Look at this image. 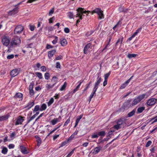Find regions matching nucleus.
Here are the masks:
<instances>
[{"label": "nucleus", "instance_id": "nucleus-14", "mask_svg": "<svg viewBox=\"0 0 157 157\" xmlns=\"http://www.w3.org/2000/svg\"><path fill=\"white\" fill-rule=\"evenodd\" d=\"M101 78L99 76H98L97 78V80L95 83L94 86V87L97 88H98V85L101 82Z\"/></svg>", "mask_w": 157, "mask_h": 157}, {"label": "nucleus", "instance_id": "nucleus-40", "mask_svg": "<svg viewBox=\"0 0 157 157\" xmlns=\"http://www.w3.org/2000/svg\"><path fill=\"white\" fill-rule=\"evenodd\" d=\"M137 56V55L136 54H128L127 57L129 59H131L133 57H135Z\"/></svg>", "mask_w": 157, "mask_h": 157}, {"label": "nucleus", "instance_id": "nucleus-8", "mask_svg": "<svg viewBox=\"0 0 157 157\" xmlns=\"http://www.w3.org/2000/svg\"><path fill=\"white\" fill-rule=\"evenodd\" d=\"M102 148V147L99 146L95 147L91 151V152L93 154L96 155L99 152Z\"/></svg>", "mask_w": 157, "mask_h": 157}, {"label": "nucleus", "instance_id": "nucleus-15", "mask_svg": "<svg viewBox=\"0 0 157 157\" xmlns=\"http://www.w3.org/2000/svg\"><path fill=\"white\" fill-rule=\"evenodd\" d=\"M60 43L62 46H66L67 44V42L66 39L64 38L60 39Z\"/></svg>", "mask_w": 157, "mask_h": 157}, {"label": "nucleus", "instance_id": "nucleus-31", "mask_svg": "<svg viewBox=\"0 0 157 157\" xmlns=\"http://www.w3.org/2000/svg\"><path fill=\"white\" fill-rule=\"evenodd\" d=\"M142 30V28H140L138 29L136 32L133 34L135 36L137 35L138 34L141 32Z\"/></svg>", "mask_w": 157, "mask_h": 157}, {"label": "nucleus", "instance_id": "nucleus-24", "mask_svg": "<svg viewBox=\"0 0 157 157\" xmlns=\"http://www.w3.org/2000/svg\"><path fill=\"white\" fill-rule=\"evenodd\" d=\"M8 118L9 116L8 115L0 117V121L6 120Z\"/></svg>", "mask_w": 157, "mask_h": 157}, {"label": "nucleus", "instance_id": "nucleus-59", "mask_svg": "<svg viewBox=\"0 0 157 157\" xmlns=\"http://www.w3.org/2000/svg\"><path fill=\"white\" fill-rule=\"evenodd\" d=\"M14 147L15 145L13 144H10L8 146V147L10 149L13 148Z\"/></svg>", "mask_w": 157, "mask_h": 157}, {"label": "nucleus", "instance_id": "nucleus-39", "mask_svg": "<svg viewBox=\"0 0 157 157\" xmlns=\"http://www.w3.org/2000/svg\"><path fill=\"white\" fill-rule=\"evenodd\" d=\"M135 111L134 110H133L132 111L129 112L128 115V117H131L133 116L135 113Z\"/></svg>", "mask_w": 157, "mask_h": 157}, {"label": "nucleus", "instance_id": "nucleus-25", "mask_svg": "<svg viewBox=\"0 0 157 157\" xmlns=\"http://www.w3.org/2000/svg\"><path fill=\"white\" fill-rule=\"evenodd\" d=\"M58 78L56 76H53L52 78L51 81L54 82L53 84L55 85L58 82Z\"/></svg>", "mask_w": 157, "mask_h": 157}, {"label": "nucleus", "instance_id": "nucleus-37", "mask_svg": "<svg viewBox=\"0 0 157 157\" xmlns=\"http://www.w3.org/2000/svg\"><path fill=\"white\" fill-rule=\"evenodd\" d=\"M111 73V71H109V72L104 75V79L107 80Z\"/></svg>", "mask_w": 157, "mask_h": 157}, {"label": "nucleus", "instance_id": "nucleus-12", "mask_svg": "<svg viewBox=\"0 0 157 157\" xmlns=\"http://www.w3.org/2000/svg\"><path fill=\"white\" fill-rule=\"evenodd\" d=\"M24 117L19 116L16 120L15 123L16 125H18L21 124V123L24 121Z\"/></svg>", "mask_w": 157, "mask_h": 157}, {"label": "nucleus", "instance_id": "nucleus-54", "mask_svg": "<svg viewBox=\"0 0 157 157\" xmlns=\"http://www.w3.org/2000/svg\"><path fill=\"white\" fill-rule=\"evenodd\" d=\"M151 121H153L152 123H155L157 122V116L155 117L152 118L151 119Z\"/></svg>", "mask_w": 157, "mask_h": 157}, {"label": "nucleus", "instance_id": "nucleus-47", "mask_svg": "<svg viewBox=\"0 0 157 157\" xmlns=\"http://www.w3.org/2000/svg\"><path fill=\"white\" fill-rule=\"evenodd\" d=\"M113 127L116 130H117L121 128V126H120L117 123L116 125H114Z\"/></svg>", "mask_w": 157, "mask_h": 157}, {"label": "nucleus", "instance_id": "nucleus-57", "mask_svg": "<svg viewBox=\"0 0 157 157\" xmlns=\"http://www.w3.org/2000/svg\"><path fill=\"white\" fill-rule=\"evenodd\" d=\"M14 57V56L13 54H11L8 56L7 57V58L8 59H13Z\"/></svg>", "mask_w": 157, "mask_h": 157}, {"label": "nucleus", "instance_id": "nucleus-56", "mask_svg": "<svg viewBox=\"0 0 157 157\" xmlns=\"http://www.w3.org/2000/svg\"><path fill=\"white\" fill-rule=\"evenodd\" d=\"M152 142L151 140H149L146 144L145 147H149L151 144Z\"/></svg>", "mask_w": 157, "mask_h": 157}, {"label": "nucleus", "instance_id": "nucleus-19", "mask_svg": "<svg viewBox=\"0 0 157 157\" xmlns=\"http://www.w3.org/2000/svg\"><path fill=\"white\" fill-rule=\"evenodd\" d=\"M21 152L24 154H26L28 153L25 147L21 146L20 147Z\"/></svg>", "mask_w": 157, "mask_h": 157}, {"label": "nucleus", "instance_id": "nucleus-45", "mask_svg": "<svg viewBox=\"0 0 157 157\" xmlns=\"http://www.w3.org/2000/svg\"><path fill=\"white\" fill-rule=\"evenodd\" d=\"M55 39L53 40L52 41V43L54 44H56L58 42V37L57 36H55L54 37Z\"/></svg>", "mask_w": 157, "mask_h": 157}, {"label": "nucleus", "instance_id": "nucleus-1", "mask_svg": "<svg viewBox=\"0 0 157 157\" xmlns=\"http://www.w3.org/2000/svg\"><path fill=\"white\" fill-rule=\"evenodd\" d=\"M77 13L76 15V17H78V19L77 21V23L80 21V20L82 19V17L84 16L83 13H89L90 11L84 10V8H78L76 10Z\"/></svg>", "mask_w": 157, "mask_h": 157}, {"label": "nucleus", "instance_id": "nucleus-61", "mask_svg": "<svg viewBox=\"0 0 157 157\" xmlns=\"http://www.w3.org/2000/svg\"><path fill=\"white\" fill-rule=\"evenodd\" d=\"M97 89L98 88L94 87L93 92L91 94H93V95H94V96H95L96 95V92L97 91Z\"/></svg>", "mask_w": 157, "mask_h": 157}, {"label": "nucleus", "instance_id": "nucleus-9", "mask_svg": "<svg viewBox=\"0 0 157 157\" xmlns=\"http://www.w3.org/2000/svg\"><path fill=\"white\" fill-rule=\"evenodd\" d=\"M117 123L121 128L124 127L126 124V120L125 119H121L117 121Z\"/></svg>", "mask_w": 157, "mask_h": 157}, {"label": "nucleus", "instance_id": "nucleus-53", "mask_svg": "<svg viewBox=\"0 0 157 157\" xmlns=\"http://www.w3.org/2000/svg\"><path fill=\"white\" fill-rule=\"evenodd\" d=\"M29 90V93L30 96H33L34 94V91L33 90Z\"/></svg>", "mask_w": 157, "mask_h": 157}, {"label": "nucleus", "instance_id": "nucleus-44", "mask_svg": "<svg viewBox=\"0 0 157 157\" xmlns=\"http://www.w3.org/2000/svg\"><path fill=\"white\" fill-rule=\"evenodd\" d=\"M116 130L114 129V128L113 127L110 128V131L108 133L109 135H111L113 133L115 132Z\"/></svg>", "mask_w": 157, "mask_h": 157}, {"label": "nucleus", "instance_id": "nucleus-7", "mask_svg": "<svg viewBox=\"0 0 157 157\" xmlns=\"http://www.w3.org/2000/svg\"><path fill=\"white\" fill-rule=\"evenodd\" d=\"M92 47L91 43H89L87 44L85 47L84 49V53L85 54H87L89 52V50Z\"/></svg>", "mask_w": 157, "mask_h": 157}, {"label": "nucleus", "instance_id": "nucleus-35", "mask_svg": "<svg viewBox=\"0 0 157 157\" xmlns=\"http://www.w3.org/2000/svg\"><path fill=\"white\" fill-rule=\"evenodd\" d=\"M99 136L98 134V132L94 133V134L91 135L92 138H98Z\"/></svg>", "mask_w": 157, "mask_h": 157}, {"label": "nucleus", "instance_id": "nucleus-58", "mask_svg": "<svg viewBox=\"0 0 157 157\" xmlns=\"http://www.w3.org/2000/svg\"><path fill=\"white\" fill-rule=\"evenodd\" d=\"M36 116L34 114L33 116L31 117L29 119V120L28 121V123H29L30 121H31L32 120H33L36 117Z\"/></svg>", "mask_w": 157, "mask_h": 157}, {"label": "nucleus", "instance_id": "nucleus-60", "mask_svg": "<svg viewBox=\"0 0 157 157\" xmlns=\"http://www.w3.org/2000/svg\"><path fill=\"white\" fill-rule=\"evenodd\" d=\"M33 86L34 83L33 82L31 83L29 86V90H33Z\"/></svg>", "mask_w": 157, "mask_h": 157}, {"label": "nucleus", "instance_id": "nucleus-52", "mask_svg": "<svg viewBox=\"0 0 157 157\" xmlns=\"http://www.w3.org/2000/svg\"><path fill=\"white\" fill-rule=\"evenodd\" d=\"M111 39L112 37L111 36H109L108 43L107 44L105 47L104 49H105L109 45V46L110 45V43L111 41Z\"/></svg>", "mask_w": 157, "mask_h": 157}, {"label": "nucleus", "instance_id": "nucleus-49", "mask_svg": "<svg viewBox=\"0 0 157 157\" xmlns=\"http://www.w3.org/2000/svg\"><path fill=\"white\" fill-rule=\"evenodd\" d=\"M55 17H52L50 18L48 20V23L49 24H51L53 22V21L55 20Z\"/></svg>", "mask_w": 157, "mask_h": 157}, {"label": "nucleus", "instance_id": "nucleus-20", "mask_svg": "<svg viewBox=\"0 0 157 157\" xmlns=\"http://www.w3.org/2000/svg\"><path fill=\"white\" fill-rule=\"evenodd\" d=\"M83 80H82L78 82H79L78 85L76 87V88L73 90V93H75V92L78 91L80 88V86L81 84L83 82Z\"/></svg>", "mask_w": 157, "mask_h": 157}, {"label": "nucleus", "instance_id": "nucleus-27", "mask_svg": "<svg viewBox=\"0 0 157 157\" xmlns=\"http://www.w3.org/2000/svg\"><path fill=\"white\" fill-rule=\"evenodd\" d=\"M35 75L39 79L43 78V76L41 73L39 72H36L35 73Z\"/></svg>", "mask_w": 157, "mask_h": 157}, {"label": "nucleus", "instance_id": "nucleus-16", "mask_svg": "<svg viewBox=\"0 0 157 157\" xmlns=\"http://www.w3.org/2000/svg\"><path fill=\"white\" fill-rule=\"evenodd\" d=\"M34 105V101H30L28 104L25 106V108H26L27 109H29L32 108Z\"/></svg>", "mask_w": 157, "mask_h": 157}, {"label": "nucleus", "instance_id": "nucleus-46", "mask_svg": "<svg viewBox=\"0 0 157 157\" xmlns=\"http://www.w3.org/2000/svg\"><path fill=\"white\" fill-rule=\"evenodd\" d=\"M44 78L46 80H48L49 78V73L46 72L44 74Z\"/></svg>", "mask_w": 157, "mask_h": 157}, {"label": "nucleus", "instance_id": "nucleus-28", "mask_svg": "<svg viewBox=\"0 0 157 157\" xmlns=\"http://www.w3.org/2000/svg\"><path fill=\"white\" fill-rule=\"evenodd\" d=\"M139 102H140L136 98H135L133 100L132 102V106H133L136 105L137 103H138Z\"/></svg>", "mask_w": 157, "mask_h": 157}, {"label": "nucleus", "instance_id": "nucleus-6", "mask_svg": "<svg viewBox=\"0 0 157 157\" xmlns=\"http://www.w3.org/2000/svg\"><path fill=\"white\" fill-rule=\"evenodd\" d=\"M20 71V68L15 69L12 70L10 73L11 76L14 77L17 76L19 73Z\"/></svg>", "mask_w": 157, "mask_h": 157}, {"label": "nucleus", "instance_id": "nucleus-62", "mask_svg": "<svg viewBox=\"0 0 157 157\" xmlns=\"http://www.w3.org/2000/svg\"><path fill=\"white\" fill-rule=\"evenodd\" d=\"M40 69L42 71L45 72L46 71V68L45 66H43L40 67Z\"/></svg>", "mask_w": 157, "mask_h": 157}, {"label": "nucleus", "instance_id": "nucleus-2", "mask_svg": "<svg viewBox=\"0 0 157 157\" xmlns=\"http://www.w3.org/2000/svg\"><path fill=\"white\" fill-rule=\"evenodd\" d=\"M20 38L17 36H14L10 43V47H14L19 45L21 43Z\"/></svg>", "mask_w": 157, "mask_h": 157}, {"label": "nucleus", "instance_id": "nucleus-13", "mask_svg": "<svg viewBox=\"0 0 157 157\" xmlns=\"http://www.w3.org/2000/svg\"><path fill=\"white\" fill-rule=\"evenodd\" d=\"M18 8L16 7L13 10L10 11L8 14L10 15H14L16 14L18 12Z\"/></svg>", "mask_w": 157, "mask_h": 157}, {"label": "nucleus", "instance_id": "nucleus-42", "mask_svg": "<svg viewBox=\"0 0 157 157\" xmlns=\"http://www.w3.org/2000/svg\"><path fill=\"white\" fill-rule=\"evenodd\" d=\"M99 136H104L105 135V132L104 131H101L99 132H98Z\"/></svg>", "mask_w": 157, "mask_h": 157}, {"label": "nucleus", "instance_id": "nucleus-55", "mask_svg": "<svg viewBox=\"0 0 157 157\" xmlns=\"http://www.w3.org/2000/svg\"><path fill=\"white\" fill-rule=\"evenodd\" d=\"M123 37L121 39L120 38H119L116 43V45H117V44L120 41L121 42V44H122V42L123 41Z\"/></svg>", "mask_w": 157, "mask_h": 157}, {"label": "nucleus", "instance_id": "nucleus-38", "mask_svg": "<svg viewBox=\"0 0 157 157\" xmlns=\"http://www.w3.org/2000/svg\"><path fill=\"white\" fill-rule=\"evenodd\" d=\"M54 8H52L49 11L48 15L49 16H51L54 13Z\"/></svg>", "mask_w": 157, "mask_h": 157}, {"label": "nucleus", "instance_id": "nucleus-10", "mask_svg": "<svg viewBox=\"0 0 157 157\" xmlns=\"http://www.w3.org/2000/svg\"><path fill=\"white\" fill-rule=\"evenodd\" d=\"M61 120V117L59 116L58 118H54L53 120H51L50 123L52 125H55L58 122H60Z\"/></svg>", "mask_w": 157, "mask_h": 157}, {"label": "nucleus", "instance_id": "nucleus-64", "mask_svg": "<svg viewBox=\"0 0 157 157\" xmlns=\"http://www.w3.org/2000/svg\"><path fill=\"white\" fill-rule=\"evenodd\" d=\"M82 115H81L78 117L77 118V119H76V121H77L79 122V121L82 118Z\"/></svg>", "mask_w": 157, "mask_h": 157}, {"label": "nucleus", "instance_id": "nucleus-18", "mask_svg": "<svg viewBox=\"0 0 157 157\" xmlns=\"http://www.w3.org/2000/svg\"><path fill=\"white\" fill-rule=\"evenodd\" d=\"M56 52V49L52 50L51 51H49L48 52V56L49 58H50L52 57L55 53Z\"/></svg>", "mask_w": 157, "mask_h": 157}, {"label": "nucleus", "instance_id": "nucleus-5", "mask_svg": "<svg viewBox=\"0 0 157 157\" xmlns=\"http://www.w3.org/2000/svg\"><path fill=\"white\" fill-rule=\"evenodd\" d=\"M24 29L23 26L21 25H18L15 28L14 32L15 34H19L21 33Z\"/></svg>", "mask_w": 157, "mask_h": 157}, {"label": "nucleus", "instance_id": "nucleus-33", "mask_svg": "<svg viewBox=\"0 0 157 157\" xmlns=\"http://www.w3.org/2000/svg\"><path fill=\"white\" fill-rule=\"evenodd\" d=\"M54 102V99L53 98H52L49 101L47 102L48 106L51 105Z\"/></svg>", "mask_w": 157, "mask_h": 157}, {"label": "nucleus", "instance_id": "nucleus-43", "mask_svg": "<svg viewBox=\"0 0 157 157\" xmlns=\"http://www.w3.org/2000/svg\"><path fill=\"white\" fill-rule=\"evenodd\" d=\"M67 16L70 19H72L73 18L74 15L72 13L70 12L67 13Z\"/></svg>", "mask_w": 157, "mask_h": 157}, {"label": "nucleus", "instance_id": "nucleus-30", "mask_svg": "<svg viewBox=\"0 0 157 157\" xmlns=\"http://www.w3.org/2000/svg\"><path fill=\"white\" fill-rule=\"evenodd\" d=\"M145 109V108L144 106L139 107L137 109V112L138 113H141Z\"/></svg>", "mask_w": 157, "mask_h": 157}, {"label": "nucleus", "instance_id": "nucleus-23", "mask_svg": "<svg viewBox=\"0 0 157 157\" xmlns=\"http://www.w3.org/2000/svg\"><path fill=\"white\" fill-rule=\"evenodd\" d=\"M129 80H127L124 83L122 84L120 87V88L121 89H123L125 88V87L127 86V85L129 83Z\"/></svg>", "mask_w": 157, "mask_h": 157}, {"label": "nucleus", "instance_id": "nucleus-51", "mask_svg": "<svg viewBox=\"0 0 157 157\" xmlns=\"http://www.w3.org/2000/svg\"><path fill=\"white\" fill-rule=\"evenodd\" d=\"M91 82H90L88 84H86V87L83 90V91L84 92L86 91L89 88L90 85L91 84Z\"/></svg>", "mask_w": 157, "mask_h": 157}, {"label": "nucleus", "instance_id": "nucleus-29", "mask_svg": "<svg viewBox=\"0 0 157 157\" xmlns=\"http://www.w3.org/2000/svg\"><path fill=\"white\" fill-rule=\"evenodd\" d=\"M47 108V105L45 103L42 104L40 108V111H42L43 110H45Z\"/></svg>", "mask_w": 157, "mask_h": 157}, {"label": "nucleus", "instance_id": "nucleus-34", "mask_svg": "<svg viewBox=\"0 0 157 157\" xmlns=\"http://www.w3.org/2000/svg\"><path fill=\"white\" fill-rule=\"evenodd\" d=\"M40 106L39 105H36L35 106L33 112H37L39 110L40 111Z\"/></svg>", "mask_w": 157, "mask_h": 157}, {"label": "nucleus", "instance_id": "nucleus-41", "mask_svg": "<svg viewBox=\"0 0 157 157\" xmlns=\"http://www.w3.org/2000/svg\"><path fill=\"white\" fill-rule=\"evenodd\" d=\"M61 125L59 126V127L55 128L53 130L51 131L48 134L47 136H49L51 134L54 132L56 129H57L58 128H59Z\"/></svg>", "mask_w": 157, "mask_h": 157}, {"label": "nucleus", "instance_id": "nucleus-21", "mask_svg": "<svg viewBox=\"0 0 157 157\" xmlns=\"http://www.w3.org/2000/svg\"><path fill=\"white\" fill-rule=\"evenodd\" d=\"M35 138L36 139V141L37 142V146L39 147L41 144V140L40 138L37 136H35Z\"/></svg>", "mask_w": 157, "mask_h": 157}, {"label": "nucleus", "instance_id": "nucleus-26", "mask_svg": "<svg viewBox=\"0 0 157 157\" xmlns=\"http://www.w3.org/2000/svg\"><path fill=\"white\" fill-rule=\"evenodd\" d=\"M54 84L51 85L50 84H47L46 85V88L47 90H49L52 88L54 86Z\"/></svg>", "mask_w": 157, "mask_h": 157}, {"label": "nucleus", "instance_id": "nucleus-63", "mask_svg": "<svg viewBox=\"0 0 157 157\" xmlns=\"http://www.w3.org/2000/svg\"><path fill=\"white\" fill-rule=\"evenodd\" d=\"M61 67V65L58 62H57L56 63V67L57 68H60Z\"/></svg>", "mask_w": 157, "mask_h": 157}, {"label": "nucleus", "instance_id": "nucleus-11", "mask_svg": "<svg viewBox=\"0 0 157 157\" xmlns=\"http://www.w3.org/2000/svg\"><path fill=\"white\" fill-rule=\"evenodd\" d=\"M156 100L154 98H151L148 100L147 102V104L149 106L154 105L156 102Z\"/></svg>", "mask_w": 157, "mask_h": 157}, {"label": "nucleus", "instance_id": "nucleus-4", "mask_svg": "<svg viewBox=\"0 0 157 157\" xmlns=\"http://www.w3.org/2000/svg\"><path fill=\"white\" fill-rule=\"evenodd\" d=\"M94 12L98 14L99 19H102L104 18L103 12L100 9L96 8L94 10Z\"/></svg>", "mask_w": 157, "mask_h": 157}, {"label": "nucleus", "instance_id": "nucleus-50", "mask_svg": "<svg viewBox=\"0 0 157 157\" xmlns=\"http://www.w3.org/2000/svg\"><path fill=\"white\" fill-rule=\"evenodd\" d=\"M70 119L69 117L65 122L64 124L63 125V127L66 126L67 125V124L70 122Z\"/></svg>", "mask_w": 157, "mask_h": 157}, {"label": "nucleus", "instance_id": "nucleus-32", "mask_svg": "<svg viewBox=\"0 0 157 157\" xmlns=\"http://www.w3.org/2000/svg\"><path fill=\"white\" fill-rule=\"evenodd\" d=\"M67 83L66 82H64L63 84L61 86L59 90L61 91H63L64 90L66 87Z\"/></svg>", "mask_w": 157, "mask_h": 157}, {"label": "nucleus", "instance_id": "nucleus-3", "mask_svg": "<svg viewBox=\"0 0 157 157\" xmlns=\"http://www.w3.org/2000/svg\"><path fill=\"white\" fill-rule=\"evenodd\" d=\"M1 41L3 45L6 47L8 46L10 42L9 36L7 34L2 36L1 37Z\"/></svg>", "mask_w": 157, "mask_h": 157}, {"label": "nucleus", "instance_id": "nucleus-36", "mask_svg": "<svg viewBox=\"0 0 157 157\" xmlns=\"http://www.w3.org/2000/svg\"><path fill=\"white\" fill-rule=\"evenodd\" d=\"M8 151V149L6 147H4L3 148L2 150V153L4 154H6Z\"/></svg>", "mask_w": 157, "mask_h": 157}, {"label": "nucleus", "instance_id": "nucleus-48", "mask_svg": "<svg viewBox=\"0 0 157 157\" xmlns=\"http://www.w3.org/2000/svg\"><path fill=\"white\" fill-rule=\"evenodd\" d=\"M75 148L73 149L70 152H69L66 157H70L74 153Z\"/></svg>", "mask_w": 157, "mask_h": 157}, {"label": "nucleus", "instance_id": "nucleus-22", "mask_svg": "<svg viewBox=\"0 0 157 157\" xmlns=\"http://www.w3.org/2000/svg\"><path fill=\"white\" fill-rule=\"evenodd\" d=\"M146 95V94H144L140 95L136 98L140 102L145 97Z\"/></svg>", "mask_w": 157, "mask_h": 157}, {"label": "nucleus", "instance_id": "nucleus-17", "mask_svg": "<svg viewBox=\"0 0 157 157\" xmlns=\"http://www.w3.org/2000/svg\"><path fill=\"white\" fill-rule=\"evenodd\" d=\"M23 95L20 93H17L14 96V98L16 99H19V100H21L22 99Z\"/></svg>", "mask_w": 157, "mask_h": 157}]
</instances>
